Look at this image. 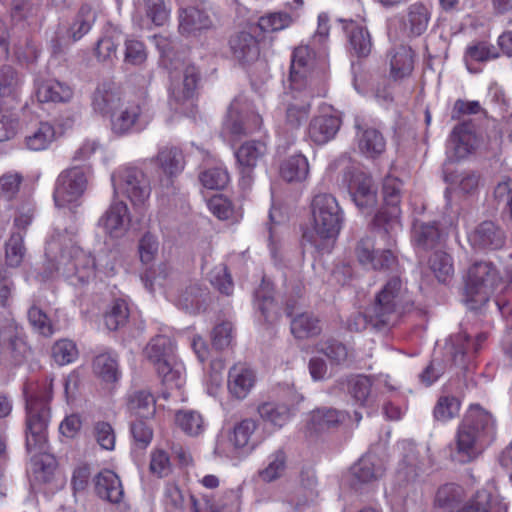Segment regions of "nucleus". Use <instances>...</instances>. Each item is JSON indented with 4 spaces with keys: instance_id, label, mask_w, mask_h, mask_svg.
Segmentation results:
<instances>
[{
    "instance_id": "obj_37",
    "label": "nucleus",
    "mask_w": 512,
    "mask_h": 512,
    "mask_svg": "<svg viewBox=\"0 0 512 512\" xmlns=\"http://www.w3.org/2000/svg\"><path fill=\"white\" fill-rule=\"evenodd\" d=\"M155 369L162 384L169 389H180L186 382L185 366L177 358L169 362H162Z\"/></svg>"
},
{
    "instance_id": "obj_2",
    "label": "nucleus",
    "mask_w": 512,
    "mask_h": 512,
    "mask_svg": "<svg viewBox=\"0 0 512 512\" xmlns=\"http://www.w3.org/2000/svg\"><path fill=\"white\" fill-rule=\"evenodd\" d=\"M493 431L491 414L479 406H471L458 427L452 458L459 463L471 462L480 453L481 443Z\"/></svg>"
},
{
    "instance_id": "obj_14",
    "label": "nucleus",
    "mask_w": 512,
    "mask_h": 512,
    "mask_svg": "<svg viewBox=\"0 0 512 512\" xmlns=\"http://www.w3.org/2000/svg\"><path fill=\"white\" fill-rule=\"evenodd\" d=\"M475 127L471 121H464L456 125L447 141L446 153L451 161L466 158L477 146Z\"/></svg>"
},
{
    "instance_id": "obj_22",
    "label": "nucleus",
    "mask_w": 512,
    "mask_h": 512,
    "mask_svg": "<svg viewBox=\"0 0 512 512\" xmlns=\"http://www.w3.org/2000/svg\"><path fill=\"white\" fill-rule=\"evenodd\" d=\"M122 38L121 30L108 24L94 47V56L101 63L111 64L117 58V48Z\"/></svg>"
},
{
    "instance_id": "obj_46",
    "label": "nucleus",
    "mask_w": 512,
    "mask_h": 512,
    "mask_svg": "<svg viewBox=\"0 0 512 512\" xmlns=\"http://www.w3.org/2000/svg\"><path fill=\"white\" fill-rule=\"evenodd\" d=\"M255 305L266 321H272L277 314L273 298V288L269 282L262 281L254 293Z\"/></svg>"
},
{
    "instance_id": "obj_32",
    "label": "nucleus",
    "mask_w": 512,
    "mask_h": 512,
    "mask_svg": "<svg viewBox=\"0 0 512 512\" xmlns=\"http://www.w3.org/2000/svg\"><path fill=\"white\" fill-rule=\"evenodd\" d=\"M24 83L23 75L13 66H0V99L18 102Z\"/></svg>"
},
{
    "instance_id": "obj_3",
    "label": "nucleus",
    "mask_w": 512,
    "mask_h": 512,
    "mask_svg": "<svg viewBox=\"0 0 512 512\" xmlns=\"http://www.w3.org/2000/svg\"><path fill=\"white\" fill-rule=\"evenodd\" d=\"M413 300L407 287L398 276H393L382 286L370 305V317L376 325H386L388 329L397 324L405 313L411 311Z\"/></svg>"
},
{
    "instance_id": "obj_57",
    "label": "nucleus",
    "mask_w": 512,
    "mask_h": 512,
    "mask_svg": "<svg viewBox=\"0 0 512 512\" xmlns=\"http://www.w3.org/2000/svg\"><path fill=\"white\" fill-rule=\"evenodd\" d=\"M293 17L286 12H272L258 19V27L264 32H276L289 27Z\"/></svg>"
},
{
    "instance_id": "obj_20",
    "label": "nucleus",
    "mask_w": 512,
    "mask_h": 512,
    "mask_svg": "<svg viewBox=\"0 0 512 512\" xmlns=\"http://www.w3.org/2000/svg\"><path fill=\"white\" fill-rule=\"evenodd\" d=\"M142 108L140 104L128 102L121 103L120 107L111 115V128L113 133L122 136L129 134L141 124Z\"/></svg>"
},
{
    "instance_id": "obj_61",
    "label": "nucleus",
    "mask_w": 512,
    "mask_h": 512,
    "mask_svg": "<svg viewBox=\"0 0 512 512\" xmlns=\"http://www.w3.org/2000/svg\"><path fill=\"white\" fill-rule=\"evenodd\" d=\"M201 184L211 190L223 189L229 182V174L222 167H213L204 170L199 175Z\"/></svg>"
},
{
    "instance_id": "obj_62",
    "label": "nucleus",
    "mask_w": 512,
    "mask_h": 512,
    "mask_svg": "<svg viewBox=\"0 0 512 512\" xmlns=\"http://www.w3.org/2000/svg\"><path fill=\"white\" fill-rule=\"evenodd\" d=\"M52 356L57 364L66 365L77 358L78 350L74 342L62 339L53 345Z\"/></svg>"
},
{
    "instance_id": "obj_41",
    "label": "nucleus",
    "mask_w": 512,
    "mask_h": 512,
    "mask_svg": "<svg viewBox=\"0 0 512 512\" xmlns=\"http://www.w3.org/2000/svg\"><path fill=\"white\" fill-rule=\"evenodd\" d=\"M308 174V160L302 154L287 158L280 166V175L286 182H301L307 178Z\"/></svg>"
},
{
    "instance_id": "obj_7",
    "label": "nucleus",
    "mask_w": 512,
    "mask_h": 512,
    "mask_svg": "<svg viewBox=\"0 0 512 512\" xmlns=\"http://www.w3.org/2000/svg\"><path fill=\"white\" fill-rule=\"evenodd\" d=\"M326 93L327 88L320 78L311 79L309 88L295 89L290 86V91L286 93L284 99L286 124L291 129L299 128L309 115L312 99L324 97Z\"/></svg>"
},
{
    "instance_id": "obj_5",
    "label": "nucleus",
    "mask_w": 512,
    "mask_h": 512,
    "mask_svg": "<svg viewBox=\"0 0 512 512\" xmlns=\"http://www.w3.org/2000/svg\"><path fill=\"white\" fill-rule=\"evenodd\" d=\"M402 182L395 177H386L383 182L384 207L375 215L374 229L386 238V245L392 247L402 229L400 222V194Z\"/></svg>"
},
{
    "instance_id": "obj_49",
    "label": "nucleus",
    "mask_w": 512,
    "mask_h": 512,
    "mask_svg": "<svg viewBox=\"0 0 512 512\" xmlns=\"http://www.w3.org/2000/svg\"><path fill=\"white\" fill-rule=\"evenodd\" d=\"M260 417L274 425L275 427L284 426L291 417V410L286 404L266 402L258 407Z\"/></svg>"
},
{
    "instance_id": "obj_58",
    "label": "nucleus",
    "mask_w": 512,
    "mask_h": 512,
    "mask_svg": "<svg viewBox=\"0 0 512 512\" xmlns=\"http://www.w3.org/2000/svg\"><path fill=\"white\" fill-rule=\"evenodd\" d=\"M257 425L252 419H244L234 427L233 436L230 441L236 449L251 450L249 446L250 438L254 433Z\"/></svg>"
},
{
    "instance_id": "obj_35",
    "label": "nucleus",
    "mask_w": 512,
    "mask_h": 512,
    "mask_svg": "<svg viewBox=\"0 0 512 512\" xmlns=\"http://www.w3.org/2000/svg\"><path fill=\"white\" fill-rule=\"evenodd\" d=\"M174 349V342L170 337L157 335L147 344L144 354L156 368L162 362H169L176 358Z\"/></svg>"
},
{
    "instance_id": "obj_12",
    "label": "nucleus",
    "mask_w": 512,
    "mask_h": 512,
    "mask_svg": "<svg viewBox=\"0 0 512 512\" xmlns=\"http://www.w3.org/2000/svg\"><path fill=\"white\" fill-rule=\"evenodd\" d=\"M170 97L175 102L182 104L192 100L201 83V73L194 64H182L180 69L170 73Z\"/></svg>"
},
{
    "instance_id": "obj_15",
    "label": "nucleus",
    "mask_w": 512,
    "mask_h": 512,
    "mask_svg": "<svg viewBox=\"0 0 512 512\" xmlns=\"http://www.w3.org/2000/svg\"><path fill=\"white\" fill-rule=\"evenodd\" d=\"M266 145L261 141H247L235 152L240 169V186L244 190L250 189L253 182V169L266 154Z\"/></svg>"
},
{
    "instance_id": "obj_33",
    "label": "nucleus",
    "mask_w": 512,
    "mask_h": 512,
    "mask_svg": "<svg viewBox=\"0 0 512 512\" xmlns=\"http://www.w3.org/2000/svg\"><path fill=\"white\" fill-rule=\"evenodd\" d=\"M431 18V11L428 5L423 2H415L407 7L404 18V27L411 36L422 35L428 27Z\"/></svg>"
},
{
    "instance_id": "obj_17",
    "label": "nucleus",
    "mask_w": 512,
    "mask_h": 512,
    "mask_svg": "<svg viewBox=\"0 0 512 512\" xmlns=\"http://www.w3.org/2000/svg\"><path fill=\"white\" fill-rule=\"evenodd\" d=\"M348 190L355 205L363 212H368L377 203V187L372 178L363 172L351 174Z\"/></svg>"
},
{
    "instance_id": "obj_47",
    "label": "nucleus",
    "mask_w": 512,
    "mask_h": 512,
    "mask_svg": "<svg viewBox=\"0 0 512 512\" xmlns=\"http://www.w3.org/2000/svg\"><path fill=\"white\" fill-rule=\"evenodd\" d=\"M156 161L171 176L181 172L184 167L182 151L177 147H163L159 150Z\"/></svg>"
},
{
    "instance_id": "obj_45",
    "label": "nucleus",
    "mask_w": 512,
    "mask_h": 512,
    "mask_svg": "<svg viewBox=\"0 0 512 512\" xmlns=\"http://www.w3.org/2000/svg\"><path fill=\"white\" fill-rule=\"evenodd\" d=\"M127 218V205L123 201H117L110 205L104 215L99 219L98 224L112 234L124 226Z\"/></svg>"
},
{
    "instance_id": "obj_60",
    "label": "nucleus",
    "mask_w": 512,
    "mask_h": 512,
    "mask_svg": "<svg viewBox=\"0 0 512 512\" xmlns=\"http://www.w3.org/2000/svg\"><path fill=\"white\" fill-rule=\"evenodd\" d=\"M286 468V456L281 450L271 454L267 466L259 472L260 478L265 482H271L279 478Z\"/></svg>"
},
{
    "instance_id": "obj_56",
    "label": "nucleus",
    "mask_w": 512,
    "mask_h": 512,
    "mask_svg": "<svg viewBox=\"0 0 512 512\" xmlns=\"http://www.w3.org/2000/svg\"><path fill=\"white\" fill-rule=\"evenodd\" d=\"M391 74L394 78H403L408 76L413 70V56L410 49L401 47L392 56Z\"/></svg>"
},
{
    "instance_id": "obj_40",
    "label": "nucleus",
    "mask_w": 512,
    "mask_h": 512,
    "mask_svg": "<svg viewBox=\"0 0 512 512\" xmlns=\"http://www.w3.org/2000/svg\"><path fill=\"white\" fill-rule=\"evenodd\" d=\"M458 512H507V507L504 503L493 498L488 491L480 490Z\"/></svg>"
},
{
    "instance_id": "obj_11",
    "label": "nucleus",
    "mask_w": 512,
    "mask_h": 512,
    "mask_svg": "<svg viewBox=\"0 0 512 512\" xmlns=\"http://www.w3.org/2000/svg\"><path fill=\"white\" fill-rule=\"evenodd\" d=\"M323 79L326 86L325 74L323 71L314 69V53L308 46L295 48L291 59L290 86L309 88L311 79Z\"/></svg>"
},
{
    "instance_id": "obj_24",
    "label": "nucleus",
    "mask_w": 512,
    "mask_h": 512,
    "mask_svg": "<svg viewBox=\"0 0 512 512\" xmlns=\"http://www.w3.org/2000/svg\"><path fill=\"white\" fill-rule=\"evenodd\" d=\"M121 103L120 92L111 82L99 84L92 95V107L95 112L102 115H111Z\"/></svg>"
},
{
    "instance_id": "obj_36",
    "label": "nucleus",
    "mask_w": 512,
    "mask_h": 512,
    "mask_svg": "<svg viewBox=\"0 0 512 512\" xmlns=\"http://www.w3.org/2000/svg\"><path fill=\"white\" fill-rule=\"evenodd\" d=\"M358 133L359 149L367 157L375 158L382 154L386 148V141L377 129L362 128L359 122H356Z\"/></svg>"
},
{
    "instance_id": "obj_51",
    "label": "nucleus",
    "mask_w": 512,
    "mask_h": 512,
    "mask_svg": "<svg viewBox=\"0 0 512 512\" xmlns=\"http://www.w3.org/2000/svg\"><path fill=\"white\" fill-rule=\"evenodd\" d=\"M462 497V487L455 484H446L437 491L435 502L437 506L446 509L447 512H458L462 507L460 505Z\"/></svg>"
},
{
    "instance_id": "obj_54",
    "label": "nucleus",
    "mask_w": 512,
    "mask_h": 512,
    "mask_svg": "<svg viewBox=\"0 0 512 512\" xmlns=\"http://www.w3.org/2000/svg\"><path fill=\"white\" fill-rule=\"evenodd\" d=\"M348 417L345 411L334 408H319L313 412L312 421L320 429L335 428L342 424Z\"/></svg>"
},
{
    "instance_id": "obj_23",
    "label": "nucleus",
    "mask_w": 512,
    "mask_h": 512,
    "mask_svg": "<svg viewBox=\"0 0 512 512\" xmlns=\"http://www.w3.org/2000/svg\"><path fill=\"white\" fill-rule=\"evenodd\" d=\"M94 487L96 494L110 503H119L124 495L119 477L109 469L100 471L94 477Z\"/></svg>"
},
{
    "instance_id": "obj_43",
    "label": "nucleus",
    "mask_w": 512,
    "mask_h": 512,
    "mask_svg": "<svg viewBox=\"0 0 512 512\" xmlns=\"http://www.w3.org/2000/svg\"><path fill=\"white\" fill-rule=\"evenodd\" d=\"M292 334L298 339H307L320 334V321L311 313H301L291 319Z\"/></svg>"
},
{
    "instance_id": "obj_4",
    "label": "nucleus",
    "mask_w": 512,
    "mask_h": 512,
    "mask_svg": "<svg viewBox=\"0 0 512 512\" xmlns=\"http://www.w3.org/2000/svg\"><path fill=\"white\" fill-rule=\"evenodd\" d=\"M72 242L71 239H69ZM61 263L64 264L65 274L72 285H84L93 280L96 271L103 272L107 276L115 273L114 265L106 262L101 263V259H96L90 252L84 251L81 247L71 243L69 247L61 250Z\"/></svg>"
},
{
    "instance_id": "obj_48",
    "label": "nucleus",
    "mask_w": 512,
    "mask_h": 512,
    "mask_svg": "<svg viewBox=\"0 0 512 512\" xmlns=\"http://www.w3.org/2000/svg\"><path fill=\"white\" fill-rule=\"evenodd\" d=\"M176 425L189 436L203 433L205 423L202 415L194 410H179L175 414Z\"/></svg>"
},
{
    "instance_id": "obj_50",
    "label": "nucleus",
    "mask_w": 512,
    "mask_h": 512,
    "mask_svg": "<svg viewBox=\"0 0 512 512\" xmlns=\"http://www.w3.org/2000/svg\"><path fill=\"white\" fill-rule=\"evenodd\" d=\"M94 373L106 382H114L119 377L118 360L112 353H101L94 358Z\"/></svg>"
},
{
    "instance_id": "obj_9",
    "label": "nucleus",
    "mask_w": 512,
    "mask_h": 512,
    "mask_svg": "<svg viewBox=\"0 0 512 512\" xmlns=\"http://www.w3.org/2000/svg\"><path fill=\"white\" fill-rule=\"evenodd\" d=\"M498 279L497 270L488 262H476L467 274L465 282L466 301L482 304L489 298Z\"/></svg>"
},
{
    "instance_id": "obj_52",
    "label": "nucleus",
    "mask_w": 512,
    "mask_h": 512,
    "mask_svg": "<svg viewBox=\"0 0 512 512\" xmlns=\"http://www.w3.org/2000/svg\"><path fill=\"white\" fill-rule=\"evenodd\" d=\"M429 268L441 283L450 280L454 273L452 258L443 251H435L429 258Z\"/></svg>"
},
{
    "instance_id": "obj_25",
    "label": "nucleus",
    "mask_w": 512,
    "mask_h": 512,
    "mask_svg": "<svg viewBox=\"0 0 512 512\" xmlns=\"http://www.w3.org/2000/svg\"><path fill=\"white\" fill-rule=\"evenodd\" d=\"M233 57L241 64H250L259 57V45L256 38L248 32H239L229 40Z\"/></svg>"
},
{
    "instance_id": "obj_21",
    "label": "nucleus",
    "mask_w": 512,
    "mask_h": 512,
    "mask_svg": "<svg viewBox=\"0 0 512 512\" xmlns=\"http://www.w3.org/2000/svg\"><path fill=\"white\" fill-rule=\"evenodd\" d=\"M341 126L338 116L322 114L312 118L308 126L309 138L318 145H323L332 140Z\"/></svg>"
},
{
    "instance_id": "obj_18",
    "label": "nucleus",
    "mask_w": 512,
    "mask_h": 512,
    "mask_svg": "<svg viewBox=\"0 0 512 512\" xmlns=\"http://www.w3.org/2000/svg\"><path fill=\"white\" fill-rule=\"evenodd\" d=\"M355 253L362 265L370 266L375 270L391 268L396 261L390 248L382 250L380 254L378 251H375L374 241L370 237H364L359 240Z\"/></svg>"
},
{
    "instance_id": "obj_44",
    "label": "nucleus",
    "mask_w": 512,
    "mask_h": 512,
    "mask_svg": "<svg viewBox=\"0 0 512 512\" xmlns=\"http://www.w3.org/2000/svg\"><path fill=\"white\" fill-rule=\"evenodd\" d=\"M499 56L495 47L486 43L479 42L467 47L465 51V64L470 72L477 73L479 70L474 68L475 63H484Z\"/></svg>"
},
{
    "instance_id": "obj_38",
    "label": "nucleus",
    "mask_w": 512,
    "mask_h": 512,
    "mask_svg": "<svg viewBox=\"0 0 512 512\" xmlns=\"http://www.w3.org/2000/svg\"><path fill=\"white\" fill-rule=\"evenodd\" d=\"M55 129L49 122H40L30 129L25 136L24 143L31 151H42L47 149L55 140Z\"/></svg>"
},
{
    "instance_id": "obj_42",
    "label": "nucleus",
    "mask_w": 512,
    "mask_h": 512,
    "mask_svg": "<svg viewBox=\"0 0 512 512\" xmlns=\"http://www.w3.org/2000/svg\"><path fill=\"white\" fill-rule=\"evenodd\" d=\"M350 46L359 57H366L372 49L371 36L366 27L358 25L353 21L345 27Z\"/></svg>"
},
{
    "instance_id": "obj_27",
    "label": "nucleus",
    "mask_w": 512,
    "mask_h": 512,
    "mask_svg": "<svg viewBox=\"0 0 512 512\" xmlns=\"http://www.w3.org/2000/svg\"><path fill=\"white\" fill-rule=\"evenodd\" d=\"M209 14L198 7H187L179 13V31L184 35H192L212 27Z\"/></svg>"
},
{
    "instance_id": "obj_63",
    "label": "nucleus",
    "mask_w": 512,
    "mask_h": 512,
    "mask_svg": "<svg viewBox=\"0 0 512 512\" xmlns=\"http://www.w3.org/2000/svg\"><path fill=\"white\" fill-rule=\"evenodd\" d=\"M28 320L30 325L39 334L49 337L54 333V327L46 313L37 306H32L28 310Z\"/></svg>"
},
{
    "instance_id": "obj_16",
    "label": "nucleus",
    "mask_w": 512,
    "mask_h": 512,
    "mask_svg": "<svg viewBox=\"0 0 512 512\" xmlns=\"http://www.w3.org/2000/svg\"><path fill=\"white\" fill-rule=\"evenodd\" d=\"M383 473L381 460L376 455L367 453L350 468L349 485L353 490L361 491L364 486L382 477Z\"/></svg>"
},
{
    "instance_id": "obj_1",
    "label": "nucleus",
    "mask_w": 512,
    "mask_h": 512,
    "mask_svg": "<svg viewBox=\"0 0 512 512\" xmlns=\"http://www.w3.org/2000/svg\"><path fill=\"white\" fill-rule=\"evenodd\" d=\"M312 230L304 238L320 253H330L342 229L344 212L330 193H318L311 202Z\"/></svg>"
},
{
    "instance_id": "obj_29",
    "label": "nucleus",
    "mask_w": 512,
    "mask_h": 512,
    "mask_svg": "<svg viewBox=\"0 0 512 512\" xmlns=\"http://www.w3.org/2000/svg\"><path fill=\"white\" fill-rule=\"evenodd\" d=\"M127 410L131 416L136 418L149 419L153 417L156 410V400L153 394L147 389H135L127 394Z\"/></svg>"
},
{
    "instance_id": "obj_26",
    "label": "nucleus",
    "mask_w": 512,
    "mask_h": 512,
    "mask_svg": "<svg viewBox=\"0 0 512 512\" xmlns=\"http://www.w3.org/2000/svg\"><path fill=\"white\" fill-rule=\"evenodd\" d=\"M261 122V117L253 112L245 116L241 115L238 102L235 100L229 106L225 126L233 135L240 136L259 129Z\"/></svg>"
},
{
    "instance_id": "obj_64",
    "label": "nucleus",
    "mask_w": 512,
    "mask_h": 512,
    "mask_svg": "<svg viewBox=\"0 0 512 512\" xmlns=\"http://www.w3.org/2000/svg\"><path fill=\"white\" fill-rule=\"evenodd\" d=\"M240 496L237 490L225 491L217 501L209 504V512H238Z\"/></svg>"
},
{
    "instance_id": "obj_34",
    "label": "nucleus",
    "mask_w": 512,
    "mask_h": 512,
    "mask_svg": "<svg viewBox=\"0 0 512 512\" xmlns=\"http://www.w3.org/2000/svg\"><path fill=\"white\" fill-rule=\"evenodd\" d=\"M0 338L2 341L7 342V350L11 354L13 362L15 364L22 363L29 353V348L21 337L14 320H7L3 331L0 332Z\"/></svg>"
},
{
    "instance_id": "obj_8",
    "label": "nucleus",
    "mask_w": 512,
    "mask_h": 512,
    "mask_svg": "<svg viewBox=\"0 0 512 512\" xmlns=\"http://www.w3.org/2000/svg\"><path fill=\"white\" fill-rule=\"evenodd\" d=\"M115 192L123 194L133 206H143L151 194V184L143 170L127 166L112 174Z\"/></svg>"
},
{
    "instance_id": "obj_59",
    "label": "nucleus",
    "mask_w": 512,
    "mask_h": 512,
    "mask_svg": "<svg viewBox=\"0 0 512 512\" xmlns=\"http://www.w3.org/2000/svg\"><path fill=\"white\" fill-rule=\"evenodd\" d=\"M24 235L21 232L13 233L6 243V263L10 267H18L24 258Z\"/></svg>"
},
{
    "instance_id": "obj_55",
    "label": "nucleus",
    "mask_w": 512,
    "mask_h": 512,
    "mask_svg": "<svg viewBox=\"0 0 512 512\" xmlns=\"http://www.w3.org/2000/svg\"><path fill=\"white\" fill-rule=\"evenodd\" d=\"M128 317V304L125 300L117 299L104 316L105 325L109 330L115 331L127 323Z\"/></svg>"
},
{
    "instance_id": "obj_10",
    "label": "nucleus",
    "mask_w": 512,
    "mask_h": 512,
    "mask_svg": "<svg viewBox=\"0 0 512 512\" xmlns=\"http://www.w3.org/2000/svg\"><path fill=\"white\" fill-rule=\"evenodd\" d=\"M87 183V170L84 167L74 166L62 171L53 193L56 206L65 207L76 202L84 194Z\"/></svg>"
},
{
    "instance_id": "obj_28",
    "label": "nucleus",
    "mask_w": 512,
    "mask_h": 512,
    "mask_svg": "<svg viewBox=\"0 0 512 512\" xmlns=\"http://www.w3.org/2000/svg\"><path fill=\"white\" fill-rule=\"evenodd\" d=\"M255 375L244 364H237L230 368L228 374V389L232 396L244 399L254 386Z\"/></svg>"
},
{
    "instance_id": "obj_39",
    "label": "nucleus",
    "mask_w": 512,
    "mask_h": 512,
    "mask_svg": "<svg viewBox=\"0 0 512 512\" xmlns=\"http://www.w3.org/2000/svg\"><path fill=\"white\" fill-rule=\"evenodd\" d=\"M97 15L91 6L84 4L80 7L72 24L67 30V37L76 42L86 35L94 25Z\"/></svg>"
},
{
    "instance_id": "obj_53",
    "label": "nucleus",
    "mask_w": 512,
    "mask_h": 512,
    "mask_svg": "<svg viewBox=\"0 0 512 512\" xmlns=\"http://www.w3.org/2000/svg\"><path fill=\"white\" fill-rule=\"evenodd\" d=\"M371 387V380L367 376L358 375L348 381V393L361 406H369L372 403Z\"/></svg>"
},
{
    "instance_id": "obj_19",
    "label": "nucleus",
    "mask_w": 512,
    "mask_h": 512,
    "mask_svg": "<svg viewBox=\"0 0 512 512\" xmlns=\"http://www.w3.org/2000/svg\"><path fill=\"white\" fill-rule=\"evenodd\" d=\"M469 241L479 249L498 250L505 245L506 235L494 222L484 221L471 233Z\"/></svg>"
},
{
    "instance_id": "obj_6",
    "label": "nucleus",
    "mask_w": 512,
    "mask_h": 512,
    "mask_svg": "<svg viewBox=\"0 0 512 512\" xmlns=\"http://www.w3.org/2000/svg\"><path fill=\"white\" fill-rule=\"evenodd\" d=\"M26 393V449L35 456L43 454L47 448V429L50 409L45 399Z\"/></svg>"
},
{
    "instance_id": "obj_30",
    "label": "nucleus",
    "mask_w": 512,
    "mask_h": 512,
    "mask_svg": "<svg viewBox=\"0 0 512 512\" xmlns=\"http://www.w3.org/2000/svg\"><path fill=\"white\" fill-rule=\"evenodd\" d=\"M37 99L42 103H66L73 97L72 88L56 79H48L37 84Z\"/></svg>"
},
{
    "instance_id": "obj_13",
    "label": "nucleus",
    "mask_w": 512,
    "mask_h": 512,
    "mask_svg": "<svg viewBox=\"0 0 512 512\" xmlns=\"http://www.w3.org/2000/svg\"><path fill=\"white\" fill-rule=\"evenodd\" d=\"M486 338L485 333H479L472 340L465 331L451 335L446 342L445 349L452 364L461 370H468L473 355L480 349L481 343Z\"/></svg>"
},
{
    "instance_id": "obj_31",
    "label": "nucleus",
    "mask_w": 512,
    "mask_h": 512,
    "mask_svg": "<svg viewBox=\"0 0 512 512\" xmlns=\"http://www.w3.org/2000/svg\"><path fill=\"white\" fill-rule=\"evenodd\" d=\"M412 241L421 250L436 249L443 242V234L435 222L424 223L415 221L412 230Z\"/></svg>"
}]
</instances>
